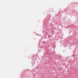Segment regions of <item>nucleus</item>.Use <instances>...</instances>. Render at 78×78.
<instances>
[{
	"label": "nucleus",
	"instance_id": "f257e3e1",
	"mask_svg": "<svg viewBox=\"0 0 78 78\" xmlns=\"http://www.w3.org/2000/svg\"><path fill=\"white\" fill-rule=\"evenodd\" d=\"M50 36V35H48V36Z\"/></svg>",
	"mask_w": 78,
	"mask_h": 78
}]
</instances>
